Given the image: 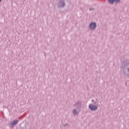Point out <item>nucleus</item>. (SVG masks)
<instances>
[{
    "label": "nucleus",
    "mask_w": 129,
    "mask_h": 129,
    "mask_svg": "<svg viewBox=\"0 0 129 129\" xmlns=\"http://www.w3.org/2000/svg\"><path fill=\"white\" fill-rule=\"evenodd\" d=\"M90 11H94V8H90Z\"/></svg>",
    "instance_id": "11"
},
{
    "label": "nucleus",
    "mask_w": 129,
    "mask_h": 129,
    "mask_svg": "<svg viewBox=\"0 0 129 129\" xmlns=\"http://www.w3.org/2000/svg\"><path fill=\"white\" fill-rule=\"evenodd\" d=\"M82 104V102L81 101H79L77 102L76 104H75V106H77L78 109H80V108H82L81 105Z\"/></svg>",
    "instance_id": "6"
},
{
    "label": "nucleus",
    "mask_w": 129,
    "mask_h": 129,
    "mask_svg": "<svg viewBox=\"0 0 129 129\" xmlns=\"http://www.w3.org/2000/svg\"><path fill=\"white\" fill-rule=\"evenodd\" d=\"M1 2H2V0H0V3H1Z\"/></svg>",
    "instance_id": "14"
},
{
    "label": "nucleus",
    "mask_w": 129,
    "mask_h": 129,
    "mask_svg": "<svg viewBox=\"0 0 129 129\" xmlns=\"http://www.w3.org/2000/svg\"><path fill=\"white\" fill-rule=\"evenodd\" d=\"M66 6L65 0H59L57 5V8H64Z\"/></svg>",
    "instance_id": "2"
},
{
    "label": "nucleus",
    "mask_w": 129,
    "mask_h": 129,
    "mask_svg": "<svg viewBox=\"0 0 129 129\" xmlns=\"http://www.w3.org/2000/svg\"><path fill=\"white\" fill-rule=\"evenodd\" d=\"M126 63L122 65L121 70H122L124 75L129 78V59L124 60Z\"/></svg>",
    "instance_id": "1"
},
{
    "label": "nucleus",
    "mask_w": 129,
    "mask_h": 129,
    "mask_svg": "<svg viewBox=\"0 0 129 129\" xmlns=\"http://www.w3.org/2000/svg\"><path fill=\"white\" fill-rule=\"evenodd\" d=\"M19 123L18 120H15L10 122V127H14V125H16V124H18Z\"/></svg>",
    "instance_id": "5"
},
{
    "label": "nucleus",
    "mask_w": 129,
    "mask_h": 129,
    "mask_svg": "<svg viewBox=\"0 0 129 129\" xmlns=\"http://www.w3.org/2000/svg\"><path fill=\"white\" fill-rule=\"evenodd\" d=\"M73 113L74 114H75V115H78V114H79V112H77V111L76 110V109H74L73 111Z\"/></svg>",
    "instance_id": "7"
},
{
    "label": "nucleus",
    "mask_w": 129,
    "mask_h": 129,
    "mask_svg": "<svg viewBox=\"0 0 129 129\" xmlns=\"http://www.w3.org/2000/svg\"><path fill=\"white\" fill-rule=\"evenodd\" d=\"M114 2L115 4H119V3H120V0H114Z\"/></svg>",
    "instance_id": "9"
},
{
    "label": "nucleus",
    "mask_w": 129,
    "mask_h": 129,
    "mask_svg": "<svg viewBox=\"0 0 129 129\" xmlns=\"http://www.w3.org/2000/svg\"><path fill=\"white\" fill-rule=\"evenodd\" d=\"M63 126H69V124H68V123H66L65 124H63Z\"/></svg>",
    "instance_id": "10"
},
{
    "label": "nucleus",
    "mask_w": 129,
    "mask_h": 129,
    "mask_svg": "<svg viewBox=\"0 0 129 129\" xmlns=\"http://www.w3.org/2000/svg\"><path fill=\"white\" fill-rule=\"evenodd\" d=\"M89 108L90 110H92V111H95L98 109V107L94 104H90L89 105Z\"/></svg>",
    "instance_id": "3"
},
{
    "label": "nucleus",
    "mask_w": 129,
    "mask_h": 129,
    "mask_svg": "<svg viewBox=\"0 0 129 129\" xmlns=\"http://www.w3.org/2000/svg\"><path fill=\"white\" fill-rule=\"evenodd\" d=\"M92 101H94V100H92Z\"/></svg>",
    "instance_id": "13"
},
{
    "label": "nucleus",
    "mask_w": 129,
    "mask_h": 129,
    "mask_svg": "<svg viewBox=\"0 0 129 129\" xmlns=\"http://www.w3.org/2000/svg\"><path fill=\"white\" fill-rule=\"evenodd\" d=\"M96 102H97V101H96L94 104H96Z\"/></svg>",
    "instance_id": "12"
},
{
    "label": "nucleus",
    "mask_w": 129,
    "mask_h": 129,
    "mask_svg": "<svg viewBox=\"0 0 129 129\" xmlns=\"http://www.w3.org/2000/svg\"><path fill=\"white\" fill-rule=\"evenodd\" d=\"M109 4H111V5H113L114 4V0H108Z\"/></svg>",
    "instance_id": "8"
},
{
    "label": "nucleus",
    "mask_w": 129,
    "mask_h": 129,
    "mask_svg": "<svg viewBox=\"0 0 129 129\" xmlns=\"http://www.w3.org/2000/svg\"><path fill=\"white\" fill-rule=\"evenodd\" d=\"M96 27H97V25L95 22H91L89 25L90 30H95V29H96Z\"/></svg>",
    "instance_id": "4"
}]
</instances>
